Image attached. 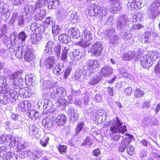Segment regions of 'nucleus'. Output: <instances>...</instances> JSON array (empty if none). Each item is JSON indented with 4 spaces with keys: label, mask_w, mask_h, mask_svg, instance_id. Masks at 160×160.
I'll list each match as a JSON object with an SVG mask.
<instances>
[{
    "label": "nucleus",
    "mask_w": 160,
    "mask_h": 160,
    "mask_svg": "<svg viewBox=\"0 0 160 160\" xmlns=\"http://www.w3.org/2000/svg\"><path fill=\"white\" fill-rule=\"evenodd\" d=\"M92 39V36L90 31L85 29L82 33V39L80 42H78V44L83 48H86L90 45L89 42Z\"/></svg>",
    "instance_id": "nucleus-1"
},
{
    "label": "nucleus",
    "mask_w": 160,
    "mask_h": 160,
    "mask_svg": "<svg viewBox=\"0 0 160 160\" xmlns=\"http://www.w3.org/2000/svg\"><path fill=\"white\" fill-rule=\"evenodd\" d=\"M160 10V0H156L153 2L147 9L146 12L149 18H152L155 17V12H158Z\"/></svg>",
    "instance_id": "nucleus-2"
},
{
    "label": "nucleus",
    "mask_w": 160,
    "mask_h": 160,
    "mask_svg": "<svg viewBox=\"0 0 160 160\" xmlns=\"http://www.w3.org/2000/svg\"><path fill=\"white\" fill-rule=\"evenodd\" d=\"M3 96L2 98H0L2 104L6 105L10 102H13L16 100V93L15 91L9 92Z\"/></svg>",
    "instance_id": "nucleus-3"
},
{
    "label": "nucleus",
    "mask_w": 160,
    "mask_h": 160,
    "mask_svg": "<svg viewBox=\"0 0 160 160\" xmlns=\"http://www.w3.org/2000/svg\"><path fill=\"white\" fill-rule=\"evenodd\" d=\"M102 50V48L101 43L97 42L91 47L89 52L91 54L92 56L97 57L101 55Z\"/></svg>",
    "instance_id": "nucleus-4"
},
{
    "label": "nucleus",
    "mask_w": 160,
    "mask_h": 160,
    "mask_svg": "<svg viewBox=\"0 0 160 160\" xmlns=\"http://www.w3.org/2000/svg\"><path fill=\"white\" fill-rule=\"evenodd\" d=\"M21 74L20 71H17L10 75L9 78L10 80H13L15 85L19 86L22 83L23 79L21 77Z\"/></svg>",
    "instance_id": "nucleus-5"
},
{
    "label": "nucleus",
    "mask_w": 160,
    "mask_h": 160,
    "mask_svg": "<svg viewBox=\"0 0 160 160\" xmlns=\"http://www.w3.org/2000/svg\"><path fill=\"white\" fill-rule=\"evenodd\" d=\"M100 7L95 4H92L87 9L88 14L91 17H96L100 13Z\"/></svg>",
    "instance_id": "nucleus-6"
},
{
    "label": "nucleus",
    "mask_w": 160,
    "mask_h": 160,
    "mask_svg": "<svg viewBox=\"0 0 160 160\" xmlns=\"http://www.w3.org/2000/svg\"><path fill=\"white\" fill-rule=\"evenodd\" d=\"M86 66L87 69L90 72H93L97 68H99L100 64L99 61L97 60H89L87 62Z\"/></svg>",
    "instance_id": "nucleus-7"
},
{
    "label": "nucleus",
    "mask_w": 160,
    "mask_h": 160,
    "mask_svg": "<svg viewBox=\"0 0 160 160\" xmlns=\"http://www.w3.org/2000/svg\"><path fill=\"white\" fill-rule=\"evenodd\" d=\"M57 61L54 56H49L47 57L44 61L45 66L47 69H50L53 68Z\"/></svg>",
    "instance_id": "nucleus-8"
},
{
    "label": "nucleus",
    "mask_w": 160,
    "mask_h": 160,
    "mask_svg": "<svg viewBox=\"0 0 160 160\" xmlns=\"http://www.w3.org/2000/svg\"><path fill=\"white\" fill-rule=\"evenodd\" d=\"M39 128L34 124H30L28 128V134L32 138L38 139L39 138Z\"/></svg>",
    "instance_id": "nucleus-9"
},
{
    "label": "nucleus",
    "mask_w": 160,
    "mask_h": 160,
    "mask_svg": "<svg viewBox=\"0 0 160 160\" xmlns=\"http://www.w3.org/2000/svg\"><path fill=\"white\" fill-rule=\"evenodd\" d=\"M64 90L61 88H59L54 90L51 93V97L53 99H58L63 96Z\"/></svg>",
    "instance_id": "nucleus-10"
},
{
    "label": "nucleus",
    "mask_w": 160,
    "mask_h": 160,
    "mask_svg": "<svg viewBox=\"0 0 160 160\" xmlns=\"http://www.w3.org/2000/svg\"><path fill=\"white\" fill-rule=\"evenodd\" d=\"M136 56L135 51H129L123 54L122 56V58L124 61H130L135 58Z\"/></svg>",
    "instance_id": "nucleus-11"
},
{
    "label": "nucleus",
    "mask_w": 160,
    "mask_h": 160,
    "mask_svg": "<svg viewBox=\"0 0 160 160\" xmlns=\"http://www.w3.org/2000/svg\"><path fill=\"white\" fill-rule=\"evenodd\" d=\"M68 34L70 38L77 39L79 37L80 32L77 28L74 27L69 30Z\"/></svg>",
    "instance_id": "nucleus-12"
},
{
    "label": "nucleus",
    "mask_w": 160,
    "mask_h": 160,
    "mask_svg": "<svg viewBox=\"0 0 160 160\" xmlns=\"http://www.w3.org/2000/svg\"><path fill=\"white\" fill-rule=\"evenodd\" d=\"M69 56L71 60L73 61H79L81 58V56L79 55V50L78 49H74L69 53Z\"/></svg>",
    "instance_id": "nucleus-13"
},
{
    "label": "nucleus",
    "mask_w": 160,
    "mask_h": 160,
    "mask_svg": "<svg viewBox=\"0 0 160 160\" xmlns=\"http://www.w3.org/2000/svg\"><path fill=\"white\" fill-rule=\"evenodd\" d=\"M67 118L64 114H61L57 117L55 121L58 126H62L67 122Z\"/></svg>",
    "instance_id": "nucleus-14"
},
{
    "label": "nucleus",
    "mask_w": 160,
    "mask_h": 160,
    "mask_svg": "<svg viewBox=\"0 0 160 160\" xmlns=\"http://www.w3.org/2000/svg\"><path fill=\"white\" fill-rule=\"evenodd\" d=\"M112 72V69L110 67L104 66L101 68L99 73L101 77H106L111 74Z\"/></svg>",
    "instance_id": "nucleus-15"
},
{
    "label": "nucleus",
    "mask_w": 160,
    "mask_h": 160,
    "mask_svg": "<svg viewBox=\"0 0 160 160\" xmlns=\"http://www.w3.org/2000/svg\"><path fill=\"white\" fill-rule=\"evenodd\" d=\"M141 0H135L130 4L129 8L132 10H138L142 8Z\"/></svg>",
    "instance_id": "nucleus-16"
},
{
    "label": "nucleus",
    "mask_w": 160,
    "mask_h": 160,
    "mask_svg": "<svg viewBox=\"0 0 160 160\" xmlns=\"http://www.w3.org/2000/svg\"><path fill=\"white\" fill-rule=\"evenodd\" d=\"M46 13L44 10H38L36 12L34 17V19L36 21L42 20L45 17Z\"/></svg>",
    "instance_id": "nucleus-17"
},
{
    "label": "nucleus",
    "mask_w": 160,
    "mask_h": 160,
    "mask_svg": "<svg viewBox=\"0 0 160 160\" xmlns=\"http://www.w3.org/2000/svg\"><path fill=\"white\" fill-rule=\"evenodd\" d=\"M6 148L5 146L0 147V157L4 159L8 160L10 158L11 154L10 152H7L6 151Z\"/></svg>",
    "instance_id": "nucleus-18"
},
{
    "label": "nucleus",
    "mask_w": 160,
    "mask_h": 160,
    "mask_svg": "<svg viewBox=\"0 0 160 160\" xmlns=\"http://www.w3.org/2000/svg\"><path fill=\"white\" fill-rule=\"evenodd\" d=\"M149 58V55L148 54H145L141 58L140 64L144 68H147L149 67L148 62V59Z\"/></svg>",
    "instance_id": "nucleus-19"
},
{
    "label": "nucleus",
    "mask_w": 160,
    "mask_h": 160,
    "mask_svg": "<svg viewBox=\"0 0 160 160\" xmlns=\"http://www.w3.org/2000/svg\"><path fill=\"white\" fill-rule=\"evenodd\" d=\"M24 60L28 62H31L34 58V56L31 50L29 49H27L24 54Z\"/></svg>",
    "instance_id": "nucleus-20"
},
{
    "label": "nucleus",
    "mask_w": 160,
    "mask_h": 160,
    "mask_svg": "<svg viewBox=\"0 0 160 160\" xmlns=\"http://www.w3.org/2000/svg\"><path fill=\"white\" fill-rule=\"evenodd\" d=\"M60 4L59 0H51L48 3V7L49 9H55L59 6Z\"/></svg>",
    "instance_id": "nucleus-21"
},
{
    "label": "nucleus",
    "mask_w": 160,
    "mask_h": 160,
    "mask_svg": "<svg viewBox=\"0 0 160 160\" xmlns=\"http://www.w3.org/2000/svg\"><path fill=\"white\" fill-rule=\"evenodd\" d=\"M116 119L115 122H113L112 125L110 127L109 129L113 133H117L118 127L120 126L119 125V122H120V120L117 117L116 118Z\"/></svg>",
    "instance_id": "nucleus-22"
},
{
    "label": "nucleus",
    "mask_w": 160,
    "mask_h": 160,
    "mask_svg": "<svg viewBox=\"0 0 160 160\" xmlns=\"http://www.w3.org/2000/svg\"><path fill=\"white\" fill-rule=\"evenodd\" d=\"M19 94L23 98H28L29 95V89L28 87L20 88L19 91Z\"/></svg>",
    "instance_id": "nucleus-23"
},
{
    "label": "nucleus",
    "mask_w": 160,
    "mask_h": 160,
    "mask_svg": "<svg viewBox=\"0 0 160 160\" xmlns=\"http://www.w3.org/2000/svg\"><path fill=\"white\" fill-rule=\"evenodd\" d=\"M125 135L128 136V137L127 138H123L122 141L121 143V144L127 147L131 142L133 138V135L128 133H126Z\"/></svg>",
    "instance_id": "nucleus-24"
},
{
    "label": "nucleus",
    "mask_w": 160,
    "mask_h": 160,
    "mask_svg": "<svg viewBox=\"0 0 160 160\" xmlns=\"http://www.w3.org/2000/svg\"><path fill=\"white\" fill-rule=\"evenodd\" d=\"M41 38L40 37V35L39 33H33L31 35L30 39L32 42L34 44L38 43Z\"/></svg>",
    "instance_id": "nucleus-25"
},
{
    "label": "nucleus",
    "mask_w": 160,
    "mask_h": 160,
    "mask_svg": "<svg viewBox=\"0 0 160 160\" xmlns=\"http://www.w3.org/2000/svg\"><path fill=\"white\" fill-rule=\"evenodd\" d=\"M54 44V42L51 41H49L47 42L44 50L45 53H49L52 52Z\"/></svg>",
    "instance_id": "nucleus-26"
},
{
    "label": "nucleus",
    "mask_w": 160,
    "mask_h": 160,
    "mask_svg": "<svg viewBox=\"0 0 160 160\" xmlns=\"http://www.w3.org/2000/svg\"><path fill=\"white\" fill-rule=\"evenodd\" d=\"M70 20L72 23H76L79 22V17L76 12H72L71 14Z\"/></svg>",
    "instance_id": "nucleus-27"
},
{
    "label": "nucleus",
    "mask_w": 160,
    "mask_h": 160,
    "mask_svg": "<svg viewBox=\"0 0 160 160\" xmlns=\"http://www.w3.org/2000/svg\"><path fill=\"white\" fill-rule=\"evenodd\" d=\"M53 121V117L50 115L47 116V117L43 118L42 120V123L45 125H48L51 124Z\"/></svg>",
    "instance_id": "nucleus-28"
},
{
    "label": "nucleus",
    "mask_w": 160,
    "mask_h": 160,
    "mask_svg": "<svg viewBox=\"0 0 160 160\" xmlns=\"http://www.w3.org/2000/svg\"><path fill=\"white\" fill-rule=\"evenodd\" d=\"M69 37L68 35L62 34L59 36L58 39L61 42L64 43H68L69 42Z\"/></svg>",
    "instance_id": "nucleus-29"
},
{
    "label": "nucleus",
    "mask_w": 160,
    "mask_h": 160,
    "mask_svg": "<svg viewBox=\"0 0 160 160\" xmlns=\"http://www.w3.org/2000/svg\"><path fill=\"white\" fill-rule=\"evenodd\" d=\"M144 94L143 91L140 88H137L134 92L133 95L134 97L138 98L143 97Z\"/></svg>",
    "instance_id": "nucleus-30"
},
{
    "label": "nucleus",
    "mask_w": 160,
    "mask_h": 160,
    "mask_svg": "<svg viewBox=\"0 0 160 160\" xmlns=\"http://www.w3.org/2000/svg\"><path fill=\"white\" fill-rule=\"evenodd\" d=\"M39 116V112L35 110H31L29 113V117L32 120H35L38 118Z\"/></svg>",
    "instance_id": "nucleus-31"
},
{
    "label": "nucleus",
    "mask_w": 160,
    "mask_h": 160,
    "mask_svg": "<svg viewBox=\"0 0 160 160\" xmlns=\"http://www.w3.org/2000/svg\"><path fill=\"white\" fill-rule=\"evenodd\" d=\"M57 148L58 151L60 153L64 154L67 152L68 147L65 145L60 144L58 146Z\"/></svg>",
    "instance_id": "nucleus-32"
},
{
    "label": "nucleus",
    "mask_w": 160,
    "mask_h": 160,
    "mask_svg": "<svg viewBox=\"0 0 160 160\" xmlns=\"http://www.w3.org/2000/svg\"><path fill=\"white\" fill-rule=\"evenodd\" d=\"M120 3L119 2H117L114 3H112L110 9L112 13H115L119 9V7L120 6Z\"/></svg>",
    "instance_id": "nucleus-33"
},
{
    "label": "nucleus",
    "mask_w": 160,
    "mask_h": 160,
    "mask_svg": "<svg viewBox=\"0 0 160 160\" xmlns=\"http://www.w3.org/2000/svg\"><path fill=\"white\" fill-rule=\"evenodd\" d=\"M26 101L25 100L21 101L18 105V109L22 112H24L26 111L25 109L27 107Z\"/></svg>",
    "instance_id": "nucleus-34"
},
{
    "label": "nucleus",
    "mask_w": 160,
    "mask_h": 160,
    "mask_svg": "<svg viewBox=\"0 0 160 160\" xmlns=\"http://www.w3.org/2000/svg\"><path fill=\"white\" fill-rule=\"evenodd\" d=\"M48 0H37L35 6L36 9L39 8L42 6L45 5L46 2H47Z\"/></svg>",
    "instance_id": "nucleus-35"
},
{
    "label": "nucleus",
    "mask_w": 160,
    "mask_h": 160,
    "mask_svg": "<svg viewBox=\"0 0 160 160\" xmlns=\"http://www.w3.org/2000/svg\"><path fill=\"white\" fill-rule=\"evenodd\" d=\"M84 125V124L83 122L78 124L75 129L76 133L77 134L79 133L83 129Z\"/></svg>",
    "instance_id": "nucleus-36"
},
{
    "label": "nucleus",
    "mask_w": 160,
    "mask_h": 160,
    "mask_svg": "<svg viewBox=\"0 0 160 160\" xmlns=\"http://www.w3.org/2000/svg\"><path fill=\"white\" fill-rule=\"evenodd\" d=\"M119 123L120 126L118 127L117 133L123 134L127 131V127L125 125H124L122 127V124L120 122H119Z\"/></svg>",
    "instance_id": "nucleus-37"
},
{
    "label": "nucleus",
    "mask_w": 160,
    "mask_h": 160,
    "mask_svg": "<svg viewBox=\"0 0 160 160\" xmlns=\"http://www.w3.org/2000/svg\"><path fill=\"white\" fill-rule=\"evenodd\" d=\"M49 140V138L44 136L43 138L40 140V144L44 147H46L48 145Z\"/></svg>",
    "instance_id": "nucleus-38"
},
{
    "label": "nucleus",
    "mask_w": 160,
    "mask_h": 160,
    "mask_svg": "<svg viewBox=\"0 0 160 160\" xmlns=\"http://www.w3.org/2000/svg\"><path fill=\"white\" fill-rule=\"evenodd\" d=\"M148 153L147 149H143L140 153L139 158L141 159H144L147 157Z\"/></svg>",
    "instance_id": "nucleus-39"
},
{
    "label": "nucleus",
    "mask_w": 160,
    "mask_h": 160,
    "mask_svg": "<svg viewBox=\"0 0 160 160\" xmlns=\"http://www.w3.org/2000/svg\"><path fill=\"white\" fill-rule=\"evenodd\" d=\"M151 33L149 31H147L145 32L144 37V42L148 43L150 42L151 38Z\"/></svg>",
    "instance_id": "nucleus-40"
},
{
    "label": "nucleus",
    "mask_w": 160,
    "mask_h": 160,
    "mask_svg": "<svg viewBox=\"0 0 160 160\" xmlns=\"http://www.w3.org/2000/svg\"><path fill=\"white\" fill-rule=\"evenodd\" d=\"M68 53V50L66 48H64L62 51L61 55V59L62 61L66 60L67 58V55Z\"/></svg>",
    "instance_id": "nucleus-41"
},
{
    "label": "nucleus",
    "mask_w": 160,
    "mask_h": 160,
    "mask_svg": "<svg viewBox=\"0 0 160 160\" xmlns=\"http://www.w3.org/2000/svg\"><path fill=\"white\" fill-rule=\"evenodd\" d=\"M158 52L157 51H154L152 52L150 55H149V58L152 60H156L159 57Z\"/></svg>",
    "instance_id": "nucleus-42"
},
{
    "label": "nucleus",
    "mask_w": 160,
    "mask_h": 160,
    "mask_svg": "<svg viewBox=\"0 0 160 160\" xmlns=\"http://www.w3.org/2000/svg\"><path fill=\"white\" fill-rule=\"evenodd\" d=\"M7 89L8 88L4 86H1L0 88V96H2L3 97L4 95H5L7 93H8L9 92Z\"/></svg>",
    "instance_id": "nucleus-43"
},
{
    "label": "nucleus",
    "mask_w": 160,
    "mask_h": 160,
    "mask_svg": "<svg viewBox=\"0 0 160 160\" xmlns=\"http://www.w3.org/2000/svg\"><path fill=\"white\" fill-rule=\"evenodd\" d=\"M27 38V36L24 32L22 31L19 33L18 39L21 40L22 42L25 41Z\"/></svg>",
    "instance_id": "nucleus-44"
},
{
    "label": "nucleus",
    "mask_w": 160,
    "mask_h": 160,
    "mask_svg": "<svg viewBox=\"0 0 160 160\" xmlns=\"http://www.w3.org/2000/svg\"><path fill=\"white\" fill-rule=\"evenodd\" d=\"M99 81V79L98 77L93 78L90 79L89 84L91 85H94L98 84Z\"/></svg>",
    "instance_id": "nucleus-45"
},
{
    "label": "nucleus",
    "mask_w": 160,
    "mask_h": 160,
    "mask_svg": "<svg viewBox=\"0 0 160 160\" xmlns=\"http://www.w3.org/2000/svg\"><path fill=\"white\" fill-rule=\"evenodd\" d=\"M128 154L130 156L132 155L134 152V148L132 146H129L126 150Z\"/></svg>",
    "instance_id": "nucleus-46"
},
{
    "label": "nucleus",
    "mask_w": 160,
    "mask_h": 160,
    "mask_svg": "<svg viewBox=\"0 0 160 160\" xmlns=\"http://www.w3.org/2000/svg\"><path fill=\"white\" fill-rule=\"evenodd\" d=\"M30 152L29 150L26 149L24 151L22 152L20 154V157L22 158L27 157L28 155V153Z\"/></svg>",
    "instance_id": "nucleus-47"
},
{
    "label": "nucleus",
    "mask_w": 160,
    "mask_h": 160,
    "mask_svg": "<svg viewBox=\"0 0 160 160\" xmlns=\"http://www.w3.org/2000/svg\"><path fill=\"white\" fill-rule=\"evenodd\" d=\"M52 23V21L51 20L50 18L48 17L46 18L44 22H43V24L45 26L48 27Z\"/></svg>",
    "instance_id": "nucleus-48"
},
{
    "label": "nucleus",
    "mask_w": 160,
    "mask_h": 160,
    "mask_svg": "<svg viewBox=\"0 0 160 160\" xmlns=\"http://www.w3.org/2000/svg\"><path fill=\"white\" fill-rule=\"evenodd\" d=\"M51 101L49 99H45L44 102V107L46 108H48V109H49L51 107L50 105L51 104Z\"/></svg>",
    "instance_id": "nucleus-49"
},
{
    "label": "nucleus",
    "mask_w": 160,
    "mask_h": 160,
    "mask_svg": "<svg viewBox=\"0 0 160 160\" xmlns=\"http://www.w3.org/2000/svg\"><path fill=\"white\" fill-rule=\"evenodd\" d=\"M133 92L132 88L131 87H129L126 88L124 92L127 95H131Z\"/></svg>",
    "instance_id": "nucleus-50"
},
{
    "label": "nucleus",
    "mask_w": 160,
    "mask_h": 160,
    "mask_svg": "<svg viewBox=\"0 0 160 160\" xmlns=\"http://www.w3.org/2000/svg\"><path fill=\"white\" fill-rule=\"evenodd\" d=\"M60 29L57 26H53L52 27V31L53 34L57 35L59 33Z\"/></svg>",
    "instance_id": "nucleus-51"
},
{
    "label": "nucleus",
    "mask_w": 160,
    "mask_h": 160,
    "mask_svg": "<svg viewBox=\"0 0 160 160\" xmlns=\"http://www.w3.org/2000/svg\"><path fill=\"white\" fill-rule=\"evenodd\" d=\"M101 153L100 149L98 148L95 149L92 151V155L96 157L99 156Z\"/></svg>",
    "instance_id": "nucleus-52"
},
{
    "label": "nucleus",
    "mask_w": 160,
    "mask_h": 160,
    "mask_svg": "<svg viewBox=\"0 0 160 160\" xmlns=\"http://www.w3.org/2000/svg\"><path fill=\"white\" fill-rule=\"evenodd\" d=\"M61 69L58 66H56L53 70V72L57 75H59L60 74Z\"/></svg>",
    "instance_id": "nucleus-53"
},
{
    "label": "nucleus",
    "mask_w": 160,
    "mask_h": 160,
    "mask_svg": "<svg viewBox=\"0 0 160 160\" xmlns=\"http://www.w3.org/2000/svg\"><path fill=\"white\" fill-rule=\"evenodd\" d=\"M71 70L72 68L71 67H68L67 68L64 73L63 76L64 78H67L68 76L69 75Z\"/></svg>",
    "instance_id": "nucleus-54"
},
{
    "label": "nucleus",
    "mask_w": 160,
    "mask_h": 160,
    "mask_svg": "<svg viewBox=\"0 0 160 160\" xmlns=\"http://www.w3.org/2000/svg\"><path fill=\"white\" fill-rule=\"evenodd\" d=\"M61 46L59 44H57L55 45L54 48V51L57 53L60 54L61 51Z\"/></svg>",
    "instance_id": "nucleus-55"
},
{
    "label": "nucleus",
    "mask_w": 160,
    "mask_h": 160,
    "mask_svg": "<svg viewBox=\"0 0 160 160\" xmlns=\"http://www.w3.org/2000/svg\"><path fill=\"white\" fill-rule=\"evenodd\" d=\"M91 139L88 136L87 137L83 142L82 143V146L85 145L88 143H90L91 142Z\"/></svg>",
    "instance_id": "nucleus-56"
},
{
    "label": "nucleus",
    "mask_w": 160,
    "mask_h": 160,
    "mask_svg": "<svg viewBox=\"0 0 160 160\" xmlns=\"http://www.w3.org/2000/svg\"><path fill=\"white\" fill-rule=\"evenodd\" d=\"M33 79L32 78H26L25 79L26 83L28 85L32 84Z\"/></svg>",
    "instance_id": "nucleus-57"
},
{
    "label": "nucleus",
    "mask_w": 160,
    "mask_h": 160,
    "mask_svg": "<svg viewBox=\"0 0 160 160\" xmlns=\"http://www.w3.org/2000/svg\"><path fill=\"white\" fill-rule=\"evenodd\" d=\"M143 25L140 24H135L133 26V28L134 29H139L144 28Z\"/></svg>",
    "instance_id": "nucleus-58"
},
{
    "label": "nucleus",
    "mask_w": 160,
    "mask_h": 160,
    "mask_svg": "<svg viewBox=\"0 0 160 160\" xmlns=\"http://www.w3.org/2000/svg\"><path fill=\"white\" fill-rule=\"evenodd\" d=\"M24 0H13L12 3L14 5L18 6L22 3Z\"/></svg>",
    "instance_id": "nucleus-59"
},
{
    "label": "nucleus",
    "mask_w": 160,
    "mask_h": 160,
    "mask_svg": "<svg viewBox=\"0 0 160 160\" xmlns=\"http://www.w3.org/2000/svg\"><path fill=\"white\" fill-rule=\"evenodd\" d=\"M22 55V51L19 50L17 51L15 53V56L18 58H21Z\"/></svg>",
    "instance_id": "nucleus-60"
},
{
    "label": "nucleus",
    "mask_w": 160,
    "mask_h": 160,
    "mask_svg": "<svg viewBox=\"0 0 160 160\" xmlns=\"http://www.w3.org/2000/svg\"><path fill=\"white\" fill-rule=\"evenodd\" d=\"M94 98L95 101L98 102H100L102 100V98L101 96L98 94L96 95Z\"/></svg>",
    "instance_id": "nucleus-61"
},
{
    "label": "nucleus",
    "mask_w": 160,
    "mask_h": 160,
    "mask_svg": "<svg viewBox=\"0 0 160 160\" xmlns=\"http://www.w3.org/2000/svg\"><path fill=\"white\" fill-rule=\"evenodd\" d=\"M31 7V6L28 5L26 6L24 8V11L26 14H28L31 12V11L30 8Z\"/></svg>",
    "instance_id": "nucleus-62"
},
{
    "label": "nucleus",
    "mask_w": 160,
    "mask_h": 160,
    "mask_svg": "<svg viewBox=\"0 0 160 160\" xmlns=\"http://www.w3.org/2000/svg\"><path fill=\"white\" fill-rule=\"evenodd\" d=\"M120 136L119 135H116L112 137V139L114 141H117L120 139Z\"/></svg>",
    "instance_id": "nucleus-63"
},
{
    "label": "nucleus",
    "mask_w": 160,
    "mask_h": 160,
    "mask_svg": "<svg viewBox=\"0 0 160 160\" xmlns=\"http://www.w3.org/2000/svg\"><path fill=\"white\" fill-rule=\"evenodd\" d=\"M58 102L60 105H66L65 100L64 99H60L58 101Z\"/></svg>",
    "instance_id": "nucleus-64"
}]
</instances>
